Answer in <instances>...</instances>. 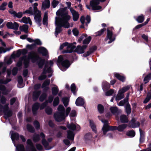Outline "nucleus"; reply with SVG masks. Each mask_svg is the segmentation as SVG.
I'll list each match as a JSON object with an SVG mask.
<instances>
[{
  "label": "nucleus",
  "instance_id": "obj_1",
  "mask_svg": "<svg viewBox=\"0 0 151 151\" xmlns=\"http://www.w3.org/2000/svg\"><path fill=\"white\" fill-rule=\"evenodd\" d=\"M57 16H60L61 17H55V24L56 26L55 35L56 37L61 31V27H64L68 28L72 27L73 23L71 22L70 24L68 23V21L70 19L71 17L68 14L67 7L60 8L56 12Z\"/></svg>",
  "mask_w": 151,
  "mask_h": 151
},
{
  "label": "nucleus",
  "instance_id": "obj_2",
  "mask_svg": "<svg viewBox=\"0 0 151 151\" xmlns=\"http://www.w3.org/2000/svg\"><path fill=\"white\" fill-rule=\"evenodd\" d=\"M58 111L54 114V117L56 121L60 122L65 118V109L63 106L59 105L58 108Z\"/></svg>",
  "mask_w": 151,
  "mask_h": 151
},
{
  "label": "nucleus",
  "instance_id": "obj_3",
  "mask_svg": "<svg viewBox=\"0 0 151 151\" xmlns=\"http://www.w3.org/2000/svg\"><path fill=\"white\" fill-rule=\"evenodd\" d=\"M45 137L44 134L42 133H41L40 134V137L37 134H35L33 138L34 141L35 142H37L39 141L40 139V137L42 138V143L44 146L45 149L46 150H49L51 149V147H49L48 146V143L44 139Z\"/></svg>",
  "mask_w": 151,
  "mask_h": 151
},
{
  "label": "nucleus",
  "instance_id": "obj_4",
  "mask_svg": "<svg viewBox=\"0 0 151 151\" xmlns=\"http://www.w3.org/2000/svg\"><path fill=\"white\" fill-rule=\"evenodd\" d=\"M58 65H61L63 67L65 68L63 69L61 68V70L63 71L66 70V69L68 68L70 65L69 61L67 60H64L63 56H60L58 58V60L57 62Z\"/></svg>",
  "mask_w": 151,
  "mask_h": 151
},
{
  "label": "nucleus",
  "instance_id": "obj_5",
  "mask_svg": "<svg viewBox=\"0 0 151 151\" xmlns=\"http://www.w3.org/2000/svg\"><path fill=\"white\" fill-rule=\"evenodd\" d=\"M101 120L104 124L102 130L104 134H105L106 132L108 131L113 130L116 129V127L109 126L108 122L107 120Z\"/></svg>",
  "mask_w": 151,
  "mask_h": 151
},
{
  "label": "nucleus",
  "instance_id": "obj_6",
  "mask_svg": "<svg viewBox=\"0 0 151 151\" xmlns=\"http://www.w3.org/2000/svg\"><path fill=\"white\" fill-rule=\"evenodd\" d=\"M130 88V86H127L123 87L122 89H120L116 97V101H119L124 97V93L127 91Z\"/></svg>",
  "mask_w": 151,
  "mask_h": 151
},
{
  "label": "nucleus",
  "instance_id": "obj_7",
  "mask_svg": "<svg viewBox=\"0 0 151 151\" xmlns=\"http://www.w3.org/2000/svg\"><path fill=\"white\" fill-rule=\"evenodd\" d=\"M106 0H93L90 2V5L93 10H97L101 8V6L98 5L100 1L103 2Z\"/></svg>",
  "mask_w": 151,
  "mask_h": 151
},
{
  "label": "nucleus",
  "instance_id": "obj_8",
  "mask_svg": "<svg viewBox=\"0 0 151 151\" xmlns=\"http://www.w3.org/2000/svg\"><path fill=\"white\" fill-rule=\"evenodd\" d=\"M27 145L26 147V151H36L31 140L28 139L27 141Z\"/></svg>",
  "mask_w": 151,
  "mask_h": 151
},
{
  "label": "nucleus",
  "instance_id": "obj_9",
  "mask_svg": "<svg viewBox=\"0 0 151 151\" xmlns=\"http://www.w3.org/2000/svg\"><path fill=\"white\" fill-rule=\"evenodd\" d=\"M6 26L8 28L17 30L19 27V24L16 22H14V23L12 22H9L7 23Z\"/></svg>",
  "mask_w": 151,
  "mask_h": 151
},
{
  "label": "nucleus",
  "instance_id": "obj_10",
  "mask_svg": "<svg viewBox=\"0 0 151 151\" xmlns=\"http://www.w3.org/2000/svg\"><path fill=\"white\" fill-rule=\"evenodd\" d=\"M35 57L34 56V54L32 53H30L29 55V56L27 59H26L25 56L22 59V61H23L25 64V67H27V65L28 63L29 60V59H32L33 58H35Z\"/></svg>",
  "mask_w": 151,
  "mask_h": 151
},
{
  "label": "nucleus",
  "instance_id": "obj_11",
  "mask_svg": "<svg viewBox=\"0 0 151 151\" xmlns=\"http://www.w3.org/2000/svg\"><path fill=\"white\" fill-rule=\"evenodd\" d=\"M52 71L51 69L50 68H47L46 66H45L43 71L39 78V79L40 80H43L46 78V76L45 75L47 72L51 73Z\"/></svg>",
  "mask_w": 151,
  "mask_h": 151
},
{
  "label": "nucleus",
  "instance_id": "obj_12",
  "mask_svg": "<svg viewBox=\"0 0 151 151\" xmlns=\"http://www.w3.org/2000/svg\"><path fill=\"white\" fill-rule=\"evenodd\" d=\"M105 40L107 41L109 40L107 42L108 43H111L115 40V38L112 36V32L108 30H107V37Z\"/></svg>",
  "mask_w": 151,
  "mask_h": 151
},
{
  "label": "nucleus",
  "instance_id": "obj_13",
  "mask_svg": "<svg viewBox=\"0 0 151 151\" xmlns=\"http://www.w3.org/2000/svg\"><path fill=\"white\" fill-rule=\"evenodd\" d=\"M34 13L36 14L34 17L35 20L38 24L39 26H40V22L41 21L40 12L38 11Z\"/></svg>",
  "mask_w": 151,
  "mask_h": 151
},
{
  "label": "nucleus",
  "instance_id": "obj_14",
  "mask_svg": "<svg viewBox=\"0 0 151 151\" xmlns=\"http://www.w3.org/2000/svg\"><path fill=\"white\" fill-rule=\"evenodd\" d=\"M67 126L68 128L72 131H74L76 130H79V126L78 124H75L73 123L70 124H68Z\"/></svg>",
  "mask_w": 151,
  "mask_h": 151
},
{
  "label": "nucleus",
  "instance_id": "obj_15",
  "mask_svg": "<svg viewBox=\"0 0 151 151\" xmlns=\"http://www.w3.org/2000/svg\"><path fill=\"white\" fill-rule=\"evenodd\" d=\"M70 11L72 14L73 20L74 21H77L79 17V14L78 12L76 11L73 8H70Z\"/></svg>",
  "mask_w": 151,
  "mask_h": 151
},
{
  "label": "nucleus",
  "instance_id": "obj_16",
  "mask_svg": "<svg viewBox=\"0 0 151 151\" xmlns=\"http://www.w3.org/2000/svg\"><path fill=\"white\" fill-rule=\"evenodd\" d=\"M76 48V46L73 45L72 44H69L68 43V45L67 46L66 50H65L63 52L64 53H70L73 50Z\"/></svg>",
  "mask_w": 151,
  "mask_h": 151
},
{
  "label": "nucleus",
  "instance_id": "obj_17",
  "mask_svg": "<svg viewBox=\"0 0 151 151\" xmlns=\"http://www.w3.org/2000/svg\"><path fill=\"white\" fill-rule=\"evenodd\" d=\"M8 105L6 104L5 105L3 108L4 111L5 113V117L7 118L12 116V111H11L8 110Z\"/></svg>",
  "mask_w": 151,
  "mask_h": 151
},
{
  "label": "nucleus",
  "instance_id": "obj_18",
  "mask_svg": "<svg viewBox=\"0 0 151 151\" xmlns=\"http://www.w3.org/2000/svg\"><path fill=\"white\" fill-rule=\"evenodd\" d=\"M116 119L118 121H120L122 123H127L129 121L127 117L125 115H121L119 118H118L116 117Z\"/></svg>",
  "mask_w": 151,
  "mask_h": 151
},
{
  "label": "nucleus",
  "instance_id": "obj_19",
  "mask_svg": "<svg viewBox=\"0 0 151 151\" xmlns=\"http://www.w3.org/2000/svg\"><path fill=\"white\" fill-rule=\"evenodd\" d=\"M86 47L87 46L86 45H84L82 46L78 45L76 49V52L78 54L83 53L84 52V50Z\"/></svg>",
  "mask_w": 151,
  "mask_h": 151
},
{
  "label": "nucleus",
  "instance_id": "obj_20",
  "mask_svg": "<svg viewBox=\"0 0 151 151\" xmlns=\"http://www.w3.org/2000/svg\"><path fill=\"white\" fill-rule=\"evenodd\" d=\"M139 123L136 121L135 119L133 118L131 122L129 123V127L132 128H135L139 126Z\"/></svg>",
  "mask_w": 151,
  "mask_h": 151
},
{
  "label": "nucleus",
  "instance_id": "obj_21",
  "mask_svg": "<svg viewBox=\"0 0 151 151\" xmlns=\"http://www.w3.org/2000/svg\"><path fill=\"white\" fill-rule=\"evenodd\" d=\"M50 5L49 0H43L42 5V9H48L50 7Z\"/></svg>",
  "mask_w": 151,
  "mask_h": 151
},
{
  "label": "nucleus",
  "instance_id": "obj_22",
  "mask_svg": "<svg viewBox=\"0 0 151 151\" xmlns=\"http://www.w3.org/2000/svg\"><path fill=\"white\" fill-rule=\"evenodd\" d=\"M129 94V93H127L125 98L124 100L121 101L118 104V105L119 106H123L124 104H125L127 105L128 104H129L128 100Z\"/></svg>",
  "mask_w": 151,
  "mask_h": 151
},
{
  "label": "nucleus",
  "instance_id": "obj_23",
  "mask_svg": "<svg viewBox=\"0 0 151 151\" xmlns=\"http://www.w3.org/2000/svg\"><path fill=\"white\" fill-rule=\"evenodd\" d=\"M21 22L27 24L29 23L30 25L32 24V22L29 17H23L21 20H19Z\"/></svg>",
  "mask_w": 151,
  "mask_h": 151
},
{
  "label": "nucleus",
  "instance_id": "obj_24",
  "mask_svg": "<svg viewBox=\"0 0 151 151\" xmlns=\"http://www.w3.org/2000/svg\"><path fill=\"white\" fill-rule=\"evenodd\" d=\"M75 103L77 106H81L84 104V101L82 98L79 97L77 99Z\"/></svg>",
  "mask_w": 151,
  "mask_h": 151
},
{
  "label": "nucleus",
  "instance_id": "obj_25",
  "mask_svg": "<svg viewBox=\"0 0 151 151\" xmlns=\"http://www.w3.org/2000/svg\"><path fill=\"white\" fill-rule=\"evenodd\" d=\"M85 20L87 22V23H89L91 21L90 17L89 16L87 15L86 17V19H85L84 16H82L80 19V21L81 23L83 24L85 22Z\"/></svg>",
  "mask_w": 151,
  "mask_h": 151
},
{
  "label": "nucleus",
  "instance_id": "obj_26",
  "mask_svg": "<svg viewBox=\"0 0 151 151\" xmlns=\"http://www.w3.org/2000/svg\"><path fill=\"white\" fill-rule=\"evenodd\" d=\"M38 51L42 53L43 55H46L47 54V50L43 47L39 48L38 49Z\"/></svg>",
  "mask_w": 151,
  "mask_h": 151
},
{
  "label": "nucleus",
  "instance_id": "obj_27",
  "mask_svg": "<svg viewBox=\"0 0 151 151\" xmlns=\"http://www.w3.org/2000/svg\"><path fill=\"white\" fill-rule=\"evenodd\" d=\"M11 138L13 141L15 139H17L19 137V134L18 133H14L13 131H11Z\"/></svg>",
  "mask_w": 151,
  "mask_h": 151
},
{
  "label": "nucleus",
  "instance_id": "obj_28",
  "mask_svg": "<svg viewBox=\"0 0 151 151\" xmlns=\"http://www.w3.org/2000/svg\"><path fill=\"white\" fill-rule=\"evenodd\" d=\"M15 146L16 147V151H25L24 145L22 144H19L16 146L14 142Z\"/></svg>",
  "mask_w": 151,
  "mask_h": 151
},
{
  "label": "nucleus",
  "instance_id": "obj_29",
  "mask_svg": "<svg viewBox=\"0 0 151 151\" xmlns=\"http://www.w3.org/2000/svg\"><path fill=\"white\" fill-rule=\"evenodd\" d=\"M67 137L70 140H73L74 139V134L73 131H68L67 132Z\"/></svg>",
  "mask_w": 151,
  "mask_h": 151
},
{
  "label": "nucleus",
  "instance_id": "obj_30",
  "mask_svg": "<svg viewBox=\"0 0 151 151\" xmlns=\"http://www.w3.org/2000/svg\"><path fill=\"white\" fill-rule=\"evenodd\" d=\"M48 22L47 13V12H45L44 17L43 20V24L44 25H47Z\"/></svg>",
  "mask_w": 151,
  "mask_h": 151
},
{
  "label": "nucleus",
  "instance_id": "obj_31",
  "mask_svg": "<svg viewBox=\"0 0 151 151\" xmlns=\"http://www.w3.org/2000/svg\"><path fill=\"white\" fill-rule=\"evenodd\" d=\"M28 28V27L27 25L24 24L22 26H20L19 27L20 30L21 31H23L27 33V30Z\"/></svg>",
  "mask_w": 151,
  "mask_h": 151
},
{
  "label": "nucleus",
  "instance_id": "obj_32",
  "mask_svg": "<svg viewBox=\"0 0 151 151\" xmlns=\"http://www.w3.org/2000/svg\"><path fill=\"white\" fill-rule=\"evenodd\" d=\"M39 106V104L38 103H36L33 105L32 110L34 114L36 113V111L38 109Z\"/></svg>",
  "mask_w": 151,
  "mask_h": 151
},
{
  "label": "nucleus",
  "instance_id": "obj_33",
  "mask_svg": "<svg viewBox=\"0 0 151 151\" xmlns=\"http://www.w3.org/2000/svg\"><path fill=\"white\" fill-rule=\"evenodd\" d=\"M127 125L126 124H123L119 125L117 127V130L120 132L123 131L125 128H126Z\"/></svg>",
  "mask_w": 151,
  "mask_h": 151
},
{
  "label": "nucleus",
  "instance_id": "obj_34",
  "mask_svg": "<svg viewBox=\"0 0 151 151\" xmlns=\"http://www.w3.org/2000/svg\"><path fill=\"white\" fill-rule=\"evenodd\" d=\"M11 49L10 48L3 47H0V53H5L7 51H9Z\"/></svg>",
  "mask_w": 151,
  "mask_h": 151
},
{
  "label": "nucleus",
  "instance_id": "obj_35",
  "mask_svg": "<svg viewBox=\"0 0 151 151\" xmlns=\"http://www.w3.org/2000/svg\"><path fill=\"white\" fill-rule=\"evenodd\" d=\"M102 86L104 90H105L110 88V85L109 83L106 82H104L103 83Z\"/></svg>",
  "mask_w": 151,
  "mask_h": 151
},
{
  "label": "nucleus",
  "instance_id": "obj_36",
  "mask_svg": "<svg viewBox=\"0 0 151 151\" xmlns=\"http://www.w3.org/2000/svg\"><path fill=\"white\" fill-rule=\"evenodd\" d=\"M12 14L14 15V16L16 17L19 18H21L23 15V13L21 12L17 13L15 12H13Z\"/></svg>",
  "mask_w": 151,
  "mask_h": 151
},
{
  "label": "nucleus",
  "instance_id": "obj_37",
  "mask_svg": "<svg viewBox=\"0 0 151 151\" xmlns=\"http://www.w3.org/2000/svg\"><path fill=\"white\" fill-rule=\"evenodd\" d=\"M114 75L117 78L122 81H123L125 80V78L124 77L121 76L118 73H116Z\"/></svg>",
  "mask_w": 151,
  "mask_h": 151
},
{
  "label": "nucleus",
  "instance_id": "obj_38",
  "mask_svg": "<svg viewBox=\"0 0 151 151\" xmlns=\"http://www.w3.org/2000/svg\"><path fill=\"white\" fill-rule=\"evenodd\" d=\"M144 16L142 15L138 17L137 18V19L136 20L139 23L142 22L144 20Z\"/></svg>",
  "mask_w": 151,
  "mask_h": 151
},
{
  "label": "nucleus",
  "instance_id": "obj_39",
  "mask_svg": "<svg viewBox=\"0 0 151 151\" xmlns=\"http://www.w3.org/2000/svg\"><path fill=\"white\" fill-rule=\"evenodd\" d=\"M24 14L27 13L29 14L30 15H32L33 14V10L32 7H30L29 9L23 12Z\"/></svg>",
  "mask_w": 151,
  "mask_h": 151
},
{
  "label": "nucleus",
  "instance_id": "obj_40",
  "mask_svg": "<svg viewBox=\"0 0 151 151\" xmlns=\"http://www.w3.org/2000/svg\"><path fill=\"white\" fill-rule=\"evenodd\" d=\"M59 4V2L58 1L56 0H53L52 2L51 5L53 8H55Z\"/></svg>",
  "mask_w": 151,
  "mask_h": 151
},
{
  "label": "nucleus",
  "instance_id": "obj_41",
  "mask_svg": "<svg viewBox=\"0 0 151 151\" xmlns=\"http://www.w3.org/2000/svg\"><path fill=\"white\" fill-rule=\"evenodd\" d=\"M98 109L99 112L100 113H102L104 112V108L103 106L101 105H99L98 106Z\"/></svg>",
  "mask_w": 151,
  "mask_h": 151
},
{
  "label": "nucleus",
  "instance_id": "obj_42",
  "mask_svg": "<svg viewBox=\"0 0 151 151\" xmlns=\"http://www.w3.org/2000/svg\"><path fill=\"white\" fill-rule=\"evenodd\" d=\"M62 101L64 106H67L69 102V99L67 98H64L62 99Z\"/></svg>",
  "mask_w": 151,
  "mask_h": 151
},
{
  "label": "nucleus",
  "instance_id": "obj_43",
  "mask_svg": "<svg viewBox=\"0 0 151 151\" xmlns=\"http://www.w3.org/2000/svg\"><path fill=\"white\" fill-rule=\"evenodd\" d=\"M126 111L127 114H129L131 111V109L130 105L128 104L126 106Z\"/></svg>",
  "mask_w": 151,
  "mask_h": 151
},
{
  "label": "nucleus",
  "instance_id": "obj_44",
  "mask_svg": "<svg viewBox=\"0 0 151 151\" xmlns=\"http://www.w3.org/2000/svg\"><path fill=\"white\" fill-rule=\"evenodd\" d=\"M52 93L53 95H56L58 92V89L57 86H56L53 87L52 89Z\"/></svg>",
  "mask_w": 151,
  "mask_h": 151
},
{
  "label": "nucleus",
  "instance_id": "obj_45",
  "mask_svg": "<svg viewBox=\"0 0 151 151\" xmlns=\"http://www.w3.org/2000/svg\"><path fill=\"white\" fill-rule=\"evenodd\" d=\"M151 79V73L148 74L144 78V81L145 82V83L148 82L149 80Z\"/></svg>",
  "mask_w": 151,
  "mask_h": 151
},
{
  "label": "nucleus",
  "instance_id": "obj_46",
  "mask_svg": "<svg viewBox=\"0 0 151 151\" xmlns=\"http://www.w3.org/2000/svg\"><path fill=\"white\" fill-rule=\"evenodd\" d=\"M59 98L58 97L55 98L53 101V106H57L59 104Z\"/></svg>",
  "mask_w": 151,
  "mask_h": 151
},
{
  "label": "nucleus",
  "instance_id": "obj_47",
  "mask_svg": "<svg viewBox=\"0 0 151 151\" xmlns=\"http://www.w3.org/2000/svg\"><path fill=\"white\" fill-rule=\"evenodd\" d=\"M96 49V47H95L94 49L92 50H91V49H90L89 51L83 54V56L84 57H86L88 56L91 53L93 52Z\"/></svg>",
  "mask_w": 151,
  "mask_h": 151
},
{
  "label": "nucleus",
  "instance_id": "obj_48",
  "mask_svg": "<svg viewBox=\"0 0 151 151\" xmlns=\"http://www.w3.org/2000/svg\"><path fill=\"white\" fill-rule=\"evenodd\" d=\"M151 93H148L147 95V97L144 101V103H146L147 102L151 99Z\"/></svg>",
  "mask_w": 151,
  "mask_h": 151
},
{
  "label": "nucleus",
  "instance_id": "obj_49",
  "mask_svg": "<svg viewBox=\"0 0 151 151\" xmlns=\"http://www.w3.org/2000/svg\"><path fill=\"white\" fill-rule=\"evenodd\" d=\"M151 93H148L147 95V97L144 101V103H146L147 102L151 99Z\"/></svg>",
  "mask_w": 151,
  "mask_h": 151
},
{
  "label": "nucleus",
  "instance_id": "obj_50",
  "mask_svg": "<svg viewBox=\"0 0 151 151\" xmlns=\"http://www.w3.org/2000/svg\"><path fill=\"white\" fill-rule=\"evenodd\" d=\"M127 134L128 136L133 137L135 136V133L133 131H130L128 132Z\"/></svg>",
  "mask_w": 151,
  "mask_h": 151
},
{
  "label": "nucleus",
  "instance_id": "obj_51",
  "mask_svg": "<svg viewBox=\"0 0 151 151\" xmlns=\"http://www.w3.org/2000/svg\"><path fill=\"white\" fill-rule=\"evenodd\" d=\"M91 39V37L90 36L88 37L87 38L85 39L83 41V44H88Z\"/></svg>",
  "mask_w": 151,
  "mask_h": 151
},
{
  "label": "nucleus",
  "instance_id": "obj_52",
  "mask_svg": "<svg viewBox=\"0 0 151 151\" xmlns=\"http://www.w3.org/2000/svg\"><path fill=\"white\" fill-rule=\"evenodd\" d=\"M110 110L111 112L113 113H115L118 111L117 108L115 106L112 107L110 108Z\"/></svg>",
  "mask_w": 151,
  "mask_h": 151
},
{
  "label": "nucleus",
  "instance_id": "obj_53",
  "mask_svg": "<svg viewBox=\"0 0 151 151\" xmlns=\"http://www.w3.org/2000/svg\"><path fill=\"white\" fill-rule=\"evenodd\" d=\"M90 124L91 125V128L93 129V131H94L95 132H96V127L93 122L91 120L90 121Z\"/></svg>",
  "mask_w": 151,
  "mask_h": 151
},
{
  "label": "nucleus",
  "instance_id": "obj_54",
  "mask_svg": "<svg viewBox=\"0 0 151 151\" xmlns=\"http://www.w3.org/2000/svg\"><path fill=\"white\" fill-rule=\"evenodd\" d=\"M27 128L28 130L30 132H33L34 131V128L31 125H27Z\"/></svg>",
  "mask_w": 151,
  "mask_h": 151
},
{
  "label": "nucleus",
  "instance_id": "obj_55",
  "mask_svg": "<svg viewBox=\"0 0 151 151\" xmlns=\"http://www.w3.org/2000/svg\"><path fill=\"white\" fill-rule=\"evenodd\" d=\"M105 30L106 29H103L100 31H98L96 33V36H99L101 35Z\"/></svg>",
  "mask_w": 151,
  "mask_h": 151
},
{
  "label": "nucleus",
  "instance_id": "obj_56",
  "mask_svg": "<svg viewBox=\"0 0 151 151\" xmlns=\"http://www.w3.org/2000/svg\"><path fill=\"white\" fill-rule=\"evenodd\" d=\"M18 86L19 88H21V87L19 86V85H21L23 82V80L21 76H19L18 77Z\"/></svg>",
  "mask_w": 151,
  "mask_h": 151
},
{
  "label": "nucleus",
  "instance_id": "obj_57",
  "mask_svg": "<svg viewBox=\"0 0 151 151\" xmlns=\"http://www.w3.org/2000/svg\"><path fill=\"white\" fill-rule=\"evenodd\" d=\"M46 112L48 114H50L52 113V110L51 108L47 107L45 110Z\"/></svg>",
  "mask_w": 151,
  "mask_h": 151
},
{
  "label": "nucleus",
  "instance_id": "obj_58",
  "mask_svg": "<svg viewBox=\"0 0 151 151\" xmlns=\"http://www.w3.org/2000/svg\"><path fill=\"white\" fill-rule=\"evenodd\" d=\"M114 93V90L111 89L105 93V95L106 96H110L111 95Z\"/></svg>",
  "mask_w": 151,
  "mask_h": 151
},
{
  "label": "nucleus",
  "instance_id": "obj_59",
  "mask_svg": "<svg viewBox=\"0 0 151 151\" xmlns=\"http://www.w3.org/2000/svg\"><path fill=\"white\" fill-rule=\"evenodd\" d=\"M50 83V81L49 80H46L43 83L42 85V87H45L46 86L49 85Z\"/></svg>",
  "mask_w": 151,
  "mask_h": 151
},
{
  "label": "nucleus",
  "instance_id": "obj_60",
  "mask_svg": "<svg viewBox=\"0 0 151 151\" xmlns=\"http://www.w3.org/2000/svg\"><path fill=\"white\" fill-rule=\"evenodd\" d=\"M7 3L6 2L3 3L0 6V10H3L5 9V6L7 5Z\"/></svg>",
  "mask_w": 151,
  "mask_h": 151
},
{
  "label": "nucleus",
  "instance_id": "obj_61",
  "mask_svg": "<svg viewBox=\"0 0 151 151\" xmlns=\"http://www.w3.org/2000/svg\"><path fill=\"white\" fill-rule=\"evenodd\" d=\"M40 94V91H35L33 93V96L34 98H37Z\"/></svg>",
  "mask_w": 151,
  "mask_h": 151
},
{
  "label": "nucleus",
  "instance_id": "obj_62",
  "mask_svg": "<svg viewBox=\"0 0 151 151\" xmlns=\"http://www.w3.org/2000/svg\"><path fill=\"white\" fill-rule=\"evenodd\" d=\"M47 96L46 94L45 93H43L42 94V95L41 96L40 98V100L41 101H43L44 99Z\"/></svg>",
  "mask_w": 151,
  "mask_h": 151
},
{
  "label": "nucleus",
  "instance_id": "obj_63",
  "mask_svg": "<svg viewBox=\"0 0 151 151\" xmlns=\"http://www.w3.org/2000/svg\"><path fill=\"white\" fill-rule=\"evenodd\" d=\"M92 136L90 133L86 134L85 136V138L86 140L90 139L91 138Z\"/></svg>",
  "mask_w": 151,
  "mask_h": 151
},
{
  "label": "nucleus",
  "instance_id": "obj_64",
  "mask_svg": "<svg viewBox=\"0 0 151 151\" xmlns=\"http://www.w3.org/2000/svg\"><path fill=\"white\" fill-rule=\"evenodd\" d=\"M87 36V35L86 34H83L79 38V39L78 40V41L80 42L82 40Z\"/></svg>",
  "mask_w": 151,
  "mask_h": 151
}]
</instances>
